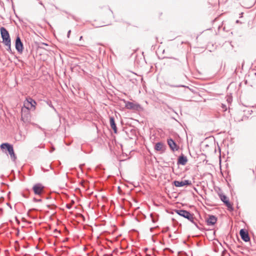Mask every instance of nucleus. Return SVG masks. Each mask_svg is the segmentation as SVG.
Returning a JSON list of instances; mask_svg holds the SVG:
<instances>
[{"label":"nucleus","instance_id":"nucleus-7","mask_svg":"<svg viewBox=\"0 0 256 256\" xmlns=\"http://www.w3.org/2000/svg\"><path fill=\"white\" fill-rule=\"evenodd\" d=\"M15 47L16 50L19 53H22L24 50V45L21 41L20 37L18 36L16 37L15 42Z\"/></svg>","mask_w":256,"mask_h":256},{"label":"nucleus","instance_id":"nucleus-35","mask_svg":"<svg viewBox=\"0 0 256 256\" xmlns=\"http://www.w3.org/2000/svg\"><path fill=\"white\" fill-rule=\"evenodd\" d=\"M214 251H215L216 252H218V250H217L216 249H215V250H214Z\"/></svg>","mask_w":256,"mask_h":256},{"label":"nucleus","instance_id":"nucleus-23","mask_svg":"<svg viewBox=\"0 0 256 256\" xmlns=\"http://www.w3.org/2000/svg\"><path fill=\"white\" fill-rule=\"evenodd\" d=\"M33 200L34 202H42V200L40 198L38 199V198H34V199H33Z\"/></svg>","mask_w":256,"mask_h":256},{"label":"nucleus","instance_id":"nucleus-15","mask_svg":"<svg viewBox=\"0 0 256 256\" xmlns=\"http://www.w3.org/2000/svg\"><path fill=\"white\" fill-rule=\"evenodd\" d=\"M188 162L186 156H184L183 154L180 155L178 159V164L184 166Z\"/></svg>","mask_w":256,"mask_h":256},{"label":"nucleus","instance_id":"nucleus-8","mask_svg":"<svg viewBox=\"0 0 256 256\" xmlns=\"http://www.w3.org/2000/svg\"><path fill=\"white\" fill-rule=\"evenodd\" d=\"M168 144V145L170 149L172 151H176L179 149L178 146L176 144V142L172 138L167 140Z\"/></svg>","mask_w":256,"mask_h":256},{"label":"nucleus","instance_id":"nucleus-13","mask_svg":"<svg viewBox=\"0 0 256 256\" xmlns=\"http://www.w3.org/2000/svg\"><path fill=\"white\" fill-rule=\"evenodd\" d=\"M0 148L4 151H7L8 152H11L12 150H14V148L12 144L8 143H2L0 146Z\"/></svg>","mask_w":256,"mask_h":256},{"label":"nucleus","instance_id":"nucleus-9","mask_svg":"<svg viewBox=\"0 0 256 256\" xmlns=\"http://www.w3.org/2000/svg\"><path fill=\"white\" fill-rule=\"evenodd\" d=\"M173 184L176 187H182L184 186H190L192 184V182L189 180L182 181L174 180L173 182Z\"/></svg>","mask_w":256,"mask_h":256},{"label":"nucleus","instance_id":"nucleus-20","mask_svg":"<svg viewBox=\"0 0 256 256\" xmlns=\"http://www.w3.org/2000/svg\"><path fill=\"white\" fill-rule=\"evenodd\" d=\"M6 46H8V48H7V50L10 52V53H12V49H11V42H10V44H8V45H6Z\"/></svg>","mask_w":256,"mask_h":256},{"label":"nucleus","instance_id":"nucleus-17","mask_svg":"<svg viewBox=\"0 0 256 256\" xmlns=\"http://www.w3.org/2000/svg\"><path fill=\"white\" fill-rule=\"evenodd\" d=\"M152 220L153 222H156L158 220V216L156 214L152 213L150 214Z\"/></svg>","mask_w":256,"mask_h":256},{"label":"nucleus","instance_id":"nucleus-5","mask_svg":"<svg viewBox=\"0 0 256 256\" xmlns=\"http://www.w3.org/2000/svg\"><path fill=\"white\" fill-rule=\"evenodd\" d=\"M219 196L220 200L224 203L226 206L228 208V209L230 211H233L234 208L232 207V205L230 202L228 197L223 194H219Z\"/></svg>","mask_w":256,"mask_h":256},{"label":"nucleus","instance_id":"nucleus-34","mask_svg":"<svg viewBox=\"0 0 256 256\" xmlns=\"http://www.w3.org/2000/svg\"><path fill=\"white\" fill-rule=\"evenodd\" d=\"M82 36H81L80 37V40H82Z\"/></svg>","mask_w":256,"mask_h":256},{"label":"nucleus","instance_id":"nucleus-11","mask_svg":"<svg viewBox=\"0 0 256 256\" xmlns=\"http://www.w3.org/2000/svg\"><path fill=\"white\" fill-rule=\"evenodd\" d=\"M166 148V145H164L162 142H158L155 144L154 150L158 152H161L162 153L165 152Z\"/></svg>","mask_w":256,"mask_h":256},{"label":"nucleus","instance_id":"nucleus-22","mask_svg":"<svg viewBox=\"0 0 256 256\" xmlns=\"http://www.w3.org/2000/svg\"><path fill=\"white\" fill-rule=\"evenodd\" d=\"M48 104L51 108H52L54 110H56L54 106H52V102L50 101H48L47 102Z\"/></svg>","mask_w":256,"mask_h":256},{"label":"nucleus","instance_id":"nucleus-12","mask_svg":"<svg viewBox=\"0 0 256 256\" xmlns=\"http://www.w3.org/2000/svg\"><path fill=\"white\" fill-rule=\"evenodd\" d=\"M217 220V218L215 216L209 215L206 219V222L208 226H213L216 222Z\"/></svg>","mask_w":256,"mask_h":256},{"label":"nucleus","instance_id":"nucleus-21","mask_svg":"<svg viewBox=\"0 0 256 256\" xmlns=\"http://www.w3.org/2000/svg\"><path fill=\"white\" fill-rule=\"evenodd\" d=\"M171 87H172V88H179V87H187L188 88V86H186L184 85H170V86Z\"/></svg>","mask_w":256,"mask_h":256},{"label":"nucleus","instance_id":"nucleus-26","mask_svg":"<svg viewBox=\"0 0 256 256\" xmlns=\"http://www.w3.org/2000/svg\"><path fill=\"white\" fill-rule=\"evenodd\" d=\"M36 210L35 208H32V209H30L28 210V214L29 216L30 215V213L31 211L32 210Z\"/></svg>","mask_w":256,"mask_h":256},{"label":"nucleus","instance_id":"nucleus-10","mask_svg":"<svg viewBox=\"0 0 256 256\" xmlns=\"http://www.w3.org/2000/svg\"><path fill=\"white\" fill-rule=\"evenodd\" d=\"M240 234L241 238L245 242H248L250 240V238L248 232L244 229H241L240 231Z\"/></svg>","mask_w":256,"mask_h":256},{"label":"nucleus","instance_id":"nucleus-33","mask_svg":"<svg viewBox=\"0 0 256 256\" xmlns=\"http://www.w3.org/2000/svg\"><path fill=\"white\" fill-rule=\"evenodd\" d=\"M236 23L238 24V23H241V22H240V20H236Z\"/></svg>","mask_w":256,"mask_h":256},{"label":"nucleus","instance_id":"nucleus-18","mask_svg":"<svg viewBox=\"0 0 256 256\" xmlns=\"http://www.w3.org/2000/svg\"><path fill=\"white\" fill-rule=\"evenodd\" d=\"M10 155V158L13 162H15L16 159V156L14 154V150H12L11 152H8Z\"/></svg>","mask_w":256,"mask_h":256},{"label":"nucleus","instance_id":"nucleus-3","mask_svg":"<svg viewBox=\"0 0 256 256\" xmlns=\"http://www.w3.org/2000/svg\"><path fill=\"white\" fill-rule=\"evenodd\" d=\"M0 32L3 43L5 45L10 44L11 40L10 36L8 30L4 27H1L0 28Z\"/></svg>","mask_w":256,"mask_h":256},{"label":"nucleus","instance_id":"nucleus-4","mask_svg":"<svg viewBox=\"0 0 256 256\" xmlns=\"http://www.w3.org/2000/svg\"><path fill=\"white\" fill-rule=\"evenodd\" d=\"M125 106L127 109L140 111L142 110V106L137 103L124 100Z\"/></svg>","mask_w":256,"mask_h":256},{"label":"nucleus","instance_id":"nucleus-14","mask_svg":"<svg viewBox=\"0 0 256 256\" xmlns=\"http://www.w3.org/2000/svg\"><path fill=\"white\" fill-rule=\"evenodd\" d=\"M29 110H30L28 109V112H26L25 110L23 111L22 108V119L24 122L28 121L30 120V116Z\"/></svg>","mask_w":256,"mask_h":256},{"label":"nucleus","instance_id":"nucleus-39","mask_svg":"<svg viewBox=\"0 0 256 256\" xmlns=\"http://www.w3.org/2000/svg\"><path fill=\"white\" fill-rule=\"evenodd\" d=\"M255 74L256 75V72L255 73Z\"/></svg>","mask_w":256,"mask_h":256},{"label":"nucleus","instance_id":"nucleus-16","mask_svg":"<svg viewBox=\"0 0 256 256\" xmlns=\"http://www.w3.org/2000/svg\"><path fill=\"white\" fill-rule=\"evenodd\" d=\"M110 127L113 130L115 134H117L118 130H117L116 124L115 122V120H114V117L110 116Z\"/></svg>","mask_w":256,"mask_h":256},{"label":"nucleus","instance_id":"nucleus-1","mask_svg":"<svg viewBox=\"0 0 256 256\" xmlns=\"http://www.w3.org/2000/svg\"><path fill=\"white\" fill-rule=\"evenodd\" d=\"M36 104L35 100L32 98L29 97L26 98V100L24 102V106L22 107V110H24L28 112V109L34 110Z\"/></svg>","mask_w":256,"mask_h":256},{"label":"nucleus","instance_id":"nucleus-38","mask_svg":"<svg viewBox=\"0 0 256 256\" xmlns=\"http://www.w3.org/2000/svg\"><path fill=\"white\" fill-rule=\"evenodd\" d=\"M226 251V250H224L223 251V252H224Z\"/></svg>","mask_w":256,"mask_h":256},{"label":"nucleus","instance_id":"nucleus-24","mask_svg":"<svg viewBox=\"0 0 256 256\" xmlns=\"http://www.w3.org/2000/svg\"><path fill=\"white\" fill-rule=\"evenodd\" d=\"M169 230V228L168 227H166L164 228L163 229V230H162V232H166L167 231H168Z\"/></svg>","mask_w":256,"mask_h":256},{"label":"nucleus","instance_id":"nucleus-28","mask_svg":"<svg viewBox=\"0 0 256 256\" xmlns=\"http://www.w3.org/2000/svg\"><path fill=\"white\" fill-rule=\"evenodd\" d=\"M4 198L3 197L0 198V203L2 202L4 200Z\"/></svg>","mask_w":256,"mask_h":256},{"label":"nucleus","instance_id":"nucleus-19","mask_svg":"<svg viewBox=\"0 0 256 256\" xmlns=\"http://www.w3.org/2000/svg\"><path fill=\"white\" fill-rule=\"evenodd\" d=\"M196 221H197V219H196L195 217H194V221H193L194 222H192V224H194L195 225V226H196L198 229H199V230H202V228L200 227V226H199V225H198V223H197Z\"/></svg>","mask_w":256,"mask_h":256},{"label":"nucleus","instance_id":"nucleus-27","mask_svg":"<svg viewBox=\"0 0 256 256\" xmlns=\"http://www.w3.org/2000/svg\"><path fill=\"white\" fill-rule=\"evenodd\" d=\"M70 32H71V30H69L68 31V34H67V37L68 38H70Z\"/></svg>","mask_w":256,"mask_h":256},{"label":"nucleus","instance_id":"nucleus-29","mask_svg":"<svg viewBox=\"0 0 256 256\" xmlns=\"http://www.w3.org/2000/svg\"><path fill=\"white\" fill-rule=\"evenodd\" d=\"M54 150H55V149H54V147H52V149L50 150V152H52L53 151H54Z\"/></svg>","mask_w":256,"mask_h":256},{"label":"nucleus","instance_id":"nucleus-25","mask_svg":"<svg viewBox=\"0 0 256 256\" xmlns=\"http://www.w3.org/2000/svg\"><path fill=\"white\" fill-rule=\"evenodd\" d=\"M66 208H68V209H70L72 208V206L71 205L69 204H67L66 205Z\"/></svg>","mask_w":256,"mask_h":256},{"label":"nucleus","instance_id":"nucleus-30","mask_svg":"<svg viewBox=\"0 0 256 256\" xmlns=\"http://www.w3.org/2000/svg\"><path fill=\"white\" fill-rule=\"evenodd\" d=\"M243 14H244V13H243V12H241V13L240 14V18H242V16H243Z\"/></svg>","mask_w":256,"mask_h":256},{"label":"nucleus","instance_id":"nucleus-6","mask_svg":"<svg viewBox=\"0 0 256 256\" xmlns=\"http://www.w3.org/2000/svg\"><path fill=\"white\" fill-rule=\"evenodd\" d=\"M44 186L40 183L35 184L32 187V190L35 194L40 196L44 192Z\"/></svg>","mask_w":256,"mask_h":256},{"label":"nucleus","instance_id":"nucleus-31","mask_svg":"<svg viewBox=\"0 0 256 256\" xmlns=\"http://www.w3.org/2000/svg\"><path fill=\"white\" fill-rule=\"evenodd\" d=\"M40 5L42 6H44V8H45V7H44V4H42V2H40Z\"/></svg>","mask_w":256,"mask_h":256},{"label":"nucleus","instance_id":"nucleus-37","mask_svg":"<svg viewBox=\"0 0 256 256\" xmlns=\"http://www.w3.org/2000/svg\"><path fill=\"white\" fill-rule=\"evenodd\" d=\"M7 204H8V206H10V204L8 203H7Z\"/></svg>","mask_w":256,"mask_h":256},{"label":"nucleus","instance_id":"nucleus-36","mask_svg":"<svg viewBox=\"0 0 256 256\" xmlns=\"http://www.w3.org/2000/svg\"><path fill=\"white\" fill-rule=\"evenodd\" d=\"M172 58V59H175L174 58Z\"/></svg>","mask_w":256,"mask_h":256},{"label":"nucleus","instance_id":"nucleus-32","mask_svg":"<svg viewBox=\"0 0 256 256\" xmlns=\"http://www.w3.org/2000/svg\"><path fill=\"white\" fill-rule=\"evenodd\" d=\"M52 206L50 205V204L47 205V207H48V208H51V206Z\"/></svg>","mask_w":256,"mask_h":256},{"label":"nucleus","instance_id":"nucleus-2","mask_svg":"<svg viewBox=\"0 0 256 256\" xmlns=\"http://www.w3.org/2000/svg\"><path fill=\"white\" fill-rule=\"evenodd\" d=\"M175 212L179 216L184 217L188 219L190 222H194V214L190 212L189 211L180 209L176 210Z\"/></svg>","mask_w":256,"mask_h":256}]
</instances>
